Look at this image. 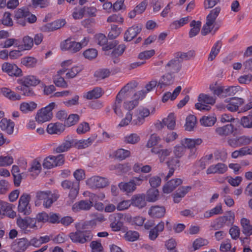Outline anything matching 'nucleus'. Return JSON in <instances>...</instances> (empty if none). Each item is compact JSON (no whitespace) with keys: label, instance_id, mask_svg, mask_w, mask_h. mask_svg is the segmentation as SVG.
<instances>
[{"label":"nucleus","instance_id":"nucleus-62","mask_svg":"<svg viewBox=\"0 0 252 252\" xmlns=\"http://www.w3.org/2000/svg\"><path fill=\"white\" fill-rule=\"evenodd\" d=\"M240 89V87L239 86H229L228 87H224V97L227 96H231L234 95Z\"/></svg>","mask_w":252,"mask_h":252},{"label":"nucleus","instance_id":"nucleus-10","mask_svg":"<svg viewBox=\"0 0 252 252\" xmlns=\"http://www.w3.org/2000/svg\"><path fill=\"white\" fill-rule=\"evenodd\" d=\"M61 186L64 189L69 190V197L71 199L76 197L79 190L80 184L78 182L65 180L62 182Z\"/></svg>","mask_w":252,"mask_h":252},{"label":"nucleus","instance_id":"nucleus-16","mask_svg":"<svg viewBox=\"0 0 252 252\" xmlns=\"http://www.w3.org/2000/svg\"><path fill=\"white\" fill-rule=\"evenodd\" d=\"M152 153L157 155L158 156L159 162H163L166 158L170 155L172 150L171 149H162L161 146L154 147L151 150Z\"/></svg>","mask_w":252,"mask_h":252},{"label":"nucleus","instance_id":"nucleus-45","mask_svg":"<svg viewBox=\"0 0 252 252\" xmlns=\"http://www.w3.org/2000/svg\"><path fill=\"white\" fill-rule=\"evenodd\" d=\"M234 218V213L229 212L226 215L219 218V222L222 223L223 226L229 225L233 223Z\"/></svg>","mask_w":252,"mask_h":252},{"label":"nucleus","instance_id":"nucleus-52","mask_svg":"<svg viewBox=\"0 0 252 252\" xmlns=\"http://www.w3.org/2000/svg\"><path fill=\"white\" fill-rule=\"evenodd\" d=\"M221 47V42L218 41L213 46L208 57L209 61H213L220 52Z\"/></svg>","mask_w":252,"mask_h":252},{"label":"nucleus","instance_id":"nucleus-33","mask_svg":"<svg viewBox=\"0 0 252 252\" xmlns=\"http://www.w3.org/2000/svg\"><path fill=\"white\" fill-rule=\"evenodd\" d=\"M189 186L182 187L178 189L176 192L173 194L174 201L175 203H179L181 199L183 198L185 195L190 189Z\"/></svg>","mask_w":252,"mask_h":252},{"label":"nucleus","instance_id":"nucleus-57","mask_svg":"<svg viewBox=\"0 0 252 252\" xmlns=\"http://www.w3.org/2000/svg\"><path fill=\"white\" fill-rule=\"evenodd\" d=\"M124 237L126 241L134 242L138 239L139 234L136 231L129 230L125 234Z\"/></svg>","mask_w":252,"mask_h":252},{"label":"nucleus","instance_id":"nucleus-25","mask_svg":"<svg viewBox=\"0 0 252 252\" xmlns=\"http://www.w3.org/2000/svg\"><path fill=\"white\" fill-rule=\"evenodd\" d=\"M15 124L10 119L3 118L0 121V128L8 134L13 133Z\"/></svg>","mask_w":252,"mask_h":252},{"label":"nucleus","instance_id":"nucleus-44","mask_svg":"<svg viewBox=\"0 0 252 252\" xmlns=\"http://www.w3.org/2000/svg\"><path fill=\"white\" fill-rule=\"evenodd\" d=\"M197 123L196 117L193 115H189L186 118L185 125L186 130L190 131L193 130Z\"/></svg>","mask_w":252,"mask_h":252},{"label":"nucleus","instance_id":"nucleus-61","mask_svg":"<svg viewBox=\"0 0 252 252\" xmlns=\"http://www.w3.org/2000/svg\"><path fill=\"white\" fill-rule=\"evenodd\" d=\"M80 117L77 114H70L65 121V126H71L75 125L79 120Z\"/></svg>","mask_w":252,"mask_h":252},{"label":"nucleus","instance_id":"nucleus-9","mask_svg":"<svg viewBox=\"0 0 252 252\" xmlns=\"http://www.w3.org/2000/svg\"><path fill=\"white\" fill-rule=\"evenodd\" d=\"M86 185L91 189L103 188L107 186L109 181L107 178L99 176H94L86 181Z\"/></svg>","mask_w":252,"mask_h":252},{"label":"nucleus","instance_id":"nucleus-3","mask_svg":"<svg viewBox=\"0 0 252 252\" xmlns=\"http://www.w3.org/2000/svg\"><path fill=\"white\" fill-rule=\"evenodd\" d=\"M59 197L57 193H52L50 191L38 192L36 195L35 205L40 206L42 201L44 207L49 208L51 207L53 203L58 199Z\"/></svg>","mask_w":252,"mask_h":252},{"label":"nucleus","instance_id":"nucleus-17","mask_svg":"<svg viewBox=\"0 0 252 252\" xmlns=\"http://www.w3.org/2000/svg\"><path fill=\"white\" fill-rule=\"evenodd\" d=\"M17 82L21 85L30 87L36 86L40 83V81L36 76L30 75L18 79Z\"/></svg>","mask_w":252,"mask_h":252},{"label":"nucleus","instance_id":"nucleus-29","mask_svg":"<svg viewBox=\"0 0 252 252\" xmlns=\"http://www.w3.org/2000/svg\"><path fill=\"white\" fill-rule=\"evenodd\" d=\"M103 94L104 92L101 88L96 87L93 90L84 94L83 96L86 99L90 100L97 99L100 97Z\"/></svg>","mask_w":252,"mask_h":252},{"label":"nucleus","instance_id":"nucleus-11","mask_svg":"<svg viewBox=\"0 0 252 252\" xmlns=\"http://www.w3.org/2000/svg\"><path fill=\"white\" fill-rule=\"evenodd\" d=\"M60 47L63 51H68L71 53H76L81 50L79 42L67 39L61 43Z\"/></svg>","mask_w":252,"mask_h":252},{"label":"nucleus","instance_id":"nucleus-27","mask_svg":"<svg viewBox=\"0 0 252 252\" xmlns=\"http://www.w3.org/2000/svg\"><path fill=\"white\" fill-rule=\"evenodd\" d=\"M182 183V180L181 179H172L163 186V191L164 193H169Z\"/></svg>","mask_w":252,"mask_h":252},{"label":"nucleus","instance_id":"nucleus-31","mask_svg":"<svg viewBox=\"0 0 252 252\" xmlns=\"http://www.w3.org/2000/svg\"><path fill=\"white\" fill-rule=\"evenodd\" d=\"M164 228V223L160 221L149 231V237L151 240L154 241L158 236V233L162 232Z\"/></svg>","mask_w":252,"mask_h":252},{"label":"nucleus","instance_id":"nucleus-64","mask_svg":"<svg viewBox=\"0 0 252 252\" xmlns=\"http://www.w3.org/2000/svg\"><path fill=\"white\" fill-rule=\"evenodd\" d=\"M82 70V67L81 66H74L67 72L66 73V77L67 78H73L75 77Z\"/></svg>","mask_w":252,"mask_h":252},{"label":"nucleus","instance_id":"nucleus-35","mask_svg":"<svg viewBox=\"0 0 252 252\" xmlns=\"http://www.w3.org/2000/svg\"><path fill=\"white\" fill-rule=\"evenodd\" d=\"M190 20V16L180 18L172 22L170 25V28L172 30L178 29L188 23Z\"/></svg>","mask_w":252,"mask_h":252},{"label":"nucleus","instance_id":"nucleus-53","mask_svg":"<svg viewBox=\"0 0 252 252\" xmlns=\"http://www.w3.org/2000/svg\"><path fill=\"white\" fill-rule=\"evenodd\" d=\"M231 241L229 239H227L222 242L220 247V250L221 252H235L236 248L235 247L232 248Z\"/></svg>","mask_w":252,"mask_h":252},{"label":"nucleus","instance_id":"nucleus-7","mask_svg":"<svg viewBox=\"0 0 252 252\" xmlns=\"http://www.w3.org/2000/svg\"><path fill=\"white\" fill-rule=\"evenodd\" d=\"M31 196L28 193H23L20 197L18 205V211L24 216H28L32 213L30 204Z\"/></svg>","mask_w":252,"mask_h":252},{"label":"nucleus","instance_id":"nucleus-49","mask_svg":"<svg viewBox=\"0 0 252 252\" xmlns=\"http://www.w3.org/2000/svg\"><path fill=\"white\" fill-rule=\"evenodd\" d=\"M140 140V137L137 133H133L126 135L124 141L126 143L135 144Z\"/></svg>","mask_w":252,"mask_h":252},{"label":"nucleus","instance_id":"nucleus-18","mask_svg":"<svg viewBox=\"0 0 252 252\" xmlns=\"http://www.w3.org/2000/svg\"><path fill=\"white\" fill-rule=\"evenodd\" d=\"M64 19H60L53 22L47 23L41 27V30L43 32H50L58 30L65 24Z\"/></svg>","mask_w":252,"mask_h":252},{"label":"nucleus","instance_id":"nucleus-54","mask_svg":"<svg viewBox=\"0 0 252 252\" xmlns=\"http://www.w3.org/2000/svg\"><path fill=\"white\" fill-rule=\"evenodd\" d=\"M115 157L120 160H123L130 156L129 151L123 149H119L114 152Z\"/></svg>","mask_w":252,"mask_h":252},{"label":"nucleus","instance_id":"nucleus-46","mask_svg":"<svg viewBox=\"0 0 252 252\" xmlns=\"http://www.w3.org/2000/svg\"><path fill=\"white\" fill-rule=\"evenodd\" d=\"M216 121V118L213 115L204 116L200 120V123L204 126H211L215 124Z\"/></svg>","mask_w":252,"mask_h":252},{"label":"nucleus","instance_id":"nucleus-15","mask_svg":"<svg viewBox=\"0 0 252 252\" xmlns=\"http://www.w3.org/2000/svg\"><path fill=\"white\" fill-rule=\"evenodd\" d=\"M74 143L75 139L67 136L61 144L54 149V151L56 153L67 152L74 146Z\"/></svg>","mask_w":252,"mask_h":252},{"label":"nucleus","instance_id":"nucleus-5","mask_svg":"<svg viewBox=\"0 0 252 252\" xmlns=\"http://www.w3.org/2000/svg\"><path fill=\"white\" fill-rule=\"evenodd\" d=\"M16 224L25 234H28L30 232V231L28 228L33 230H37L38 229L34 219L30 217L22 218L21 217H19L17 219Z\"/></svg>","mask_w":252,"mask_h":252},{"label":"nucleus","instance_id":"nucleus-48","mask_svg":"<svg viewBox=\"0 0 252 252\" xmlns=\"http://www.w3.org/2000/svg\"><path fill=\"white\" fill-rule=\"evenodd\" d=\"M41 169L40 163L36 160H34L31 164V167L29 169V171L32 176L35 177L40 173Z\"/></svg>","mask_w":252,"mask_h":252},{"label":"nucleus","instance_id":"nucleus-43","mask_svg":"<svg viewBox=\"0 0 252 252\" xmlns=\"http://www.w3.org/2000/svg\"><path fill=\"white\" fill-rule=\"evenodd\" d=\"M37 107V104L33 101L29 102H23L20 104V110L24 113H28L35 110Z\"/></svg>","mask_w":252,"mask_h":252},{"label":"nucleus","instance_id":"nucleus-47","mask_svg":"<svg viewBox=\"0 0 252 252\" xmlns=\"http://www.w3.org/2000/svg\"><path fill=\"white\" fill-rule=\"evenodd\" d=\"M222 212L221 205L219 203L212 209L206 211L204 213V217L209 218L214 215L221 214L222 213Z\"/></svg>","mask_w":252,"mask_h":252},{"label":"nucleus","instance_id":"nucleus-30","mask_svg":"<svg viewBox=\"0 0 252 252\" xmlns=\"http://www.w3.org/2000/svg\"><path fill=\"white\" fill-rule=\"evenodd\" d=\"M96 136H92L87 139L77 140L75 139L74 146L78 149H84L92 144L95 140Z\"/></svg>","mask_w":252,"mask_h":252},{"label":"nucleus","instance_id":"nucleus-60","mask_svg":"<svg viewBox=\"0 0 252 252\" xmlns=\"http://www.w3.org/2000/svg\"><path fill=\"white\" fill-rule=\"evenodd\" d=\"M16 90L20 91L24 96H31L34 94L33 90L30 86L21 85L17 87Z\"/></svg>","mask_w":252,"mask_h":252},{"label":"nucleus","instance_id":"nucleus-1","mask_svg":"<svg viewBox=\"0 0 252 252\" xmlns=\"http://www.w3.org/2000/svg\"><path fill=\"white\" fill-rule=\"evenodd\" d=\"M201 138H185L181 140L180 143L174 147L173 152L176 157L180 158L186 153L187 149L189 150V158H194L196 151V147L201 144Z\"/></svg>","mask_w":252,"mask_h":252},{"label":"nucleus","instance_id":"nucleus-38","mask_svg":"<svg viewBox=\"0 0 252 252\" xmlns=\"http://www.w3.org/2000/svg\"><path fill=\"white\" fill-rule=\"evenodd\" d=\"M174 83V77L171 73L163 75L158 82L160 88L172 85Z\"/></svg>","mask_w":252,"mask_h":252},{"label":"nucleus","instance_id":"nucleus-22","mask_svg":"<svg viewBox=\"0 0 252 252\" xmlns=\"http://www.w3.org/2000/svg\"><path fill=\"white\" fill-rule=\"evenodd\" d=\"M141 25H133L129 28L125 32L124 38L127 41H131L140 32Z\"/></svg>","mask_w":252,"mask_h":252},{"label":"nucleus","instance_id":"nucleus-40","mask_svg":"<svg viewBox=\"0 0 252 252\" xmlns=\"http://www.w3.org/2000/svg\"><path fill=\"white\" fill-rule=\"evenodd\" d=\"M215 20L206 17V23L203 25L201 30V34L206 35L210 33L214 28Z\"/></svg>","mask_w":252,"mask_h":252},{"label":"nucleus","instance_id":"nucleus-20","mask_svg":"<svg viewBox=\"0 0 252 252\" xmlns=\"http://www.w3.org/2000/svg\"><path fill=\"white\" fill-rule=\"evenodd\" d=\"M228 170L226 164L223 163H218L216 164L210 165L206 170L207 174H222Z\"/></svg>","mask_w":252,"mask_h":252},{"label":"nucleus","instance_id":"nucleus-41","mask_svg":"<svg viewBox=\"0 0 252 252\" xmlns=\"http://www.w3.org/2000/svg\"><path fill=\"white\" fill-rule=\"evenodd\" d=\"M215 20L206 17V23L203 25L201 30V34L206 35L210 33L214 28Z\"/></svg>","mask_w":252,"mask_h":252},{"label":"nucleus","instance_id":"nucleus-32","mask_svg":"<svg viewBox=\"0 0 252 252\" xmlns=\"http://www.w3.org/2000/svg\"><path fill=\"white\" fill-rule=\"evenodd\" d=\"M165 213V209L162 206H155L152 207L149 210V215L153 218L162 217Z\"/></svg>","mask_w":252,"mask_h":252},{"label":"nucleus","instance_id":"nucleus-51","mask_svg":"<svg viewBox=\"0 0 252 252\" xmlns=\"http://www.w3.org/2000/svg\"><path fill=\"white\" fill-rule=\"evenodd\" d=\"M162 122L168 128L171 129H173L176 124L175 115L173 113H170L167 117L163 119Z\"/></svg>","mask_w":252,"mask_h":252},{"label":"nucleus","instance_id":"nucleus-50","mask_svg":"<svg viewBox=\"0 0 252 252\" xmlns=\"http://www.w3.org/2000/svg\"><path fill=\"white\" fill-rule=\"evenodd\" d=\"M37 62V60L32 57H26L21 59V63L27 67H35Z\"/></svg>","mask_w":252,"mask_h":252},{"label":"nucleus","instance_id":"nucleus-58","mask_svg":"<svg viewBox=\"0 0 252 252\" xmlns=\"http://www.w3.org/2000/svg\"><path fill=\"white\" fill-rule=\"evenodd\" d=\"M158 189L152 188L147 192V200L149 202H155L158 198Z\"/></svg>","mask_w":252,"mask_h":252},{"label":"nucleus","instance_id":"nucleus-21","mask_svg":"<svg viewBox=\"0 0 252 252\" xmlns=\"http://www.w3.org/2000/svg\"><path fill=\"white\" fill-rule=\"evenodd\" d=\"M234 129L235 128L233 125L227 124L217 127L215 129V132L220 137H226L233 134Z\"/></svg>","mask_w":252,"mask_h":252},{"label":"nucleus","instance_id":"nucleus-39","mask_svg":"<svg viewBox=\"0 0 252 252\" xmlns=\"http://www.w3.org/2000/svg\"><path fill=\"white\" fill-rule=\"evenodd\" d=\"M50 240L49 236H40L39 238L34 237L30 240L31 245L35 248L39 247L42 244L48 243Z\"/></svg>","mask_w":252,"mask_h":252},{"label":"nucleus","instance_id":"nucleus-23","mask_svg":"<svg viewBox=\"0 0 252 252\" xmlns=\"http://www.w3.org/2000/svg\"><path fill=\"white\" fill-rule=\"evenodd\" d=\"M181 61L178 58L176 57L175 54V58L171 60L166 65L165 68L166 70L171 71L172 73H176L179 72L181 68Z\"/></svg>","mask_w":252,"mask_h":252},{"label":"nucleus","instance_id":"nucleus-42","mask_svg":"<svg viewBox=\"0 0 252 252\" xmlns=\"http://www.w3.org/2000/svg\"><path fill=\"white\" fill-rule=\"evenodd\" d=\"M201 22L199 21L193 20L190 23L191 29L189 32V36L191 38L196 36L200 30Z\"/></svg>","mask_w":252,"mask_h":252},{"label":"nucleus","instance_id":"nucleus-6","mask_svg":"<svg viewBox=\"0 0 252 252\" xmlns=\"http://www.w3.org/2000/svg\"><path fill=\"white\" fill-rule=\"evenodd\" d=\"M198 102L195 105V108L200 111H209L211 109L209 105L215 103V99L208 94H201L198 97Z\"/></svg>","mask_w":252,"mask_h":252},{"label":"nucleus","instance_id":"nucleus-19","mask_svg":"<svg viewBox=\"0 0 252 252\" xmlns=\"http://www.w3.org/2000/svg\"><path fill=\"white\" fill-rule=\"evenodd\" d=\"M0 207L3 212V215L11 219L16 217V213L13 210L14 205L0 200Z\"/></svg>","mask_w":252,"mask_h":252},{"label":"nucleus","instance_id":"nucleus-56","mask_svg":"<svg viewBox=\"0 0 252 252\" xmlns=\"http://www.w3.org/2000/svg\"><path fill=\"white\" fill-rule=\"evenodd\" d=\"M22 42V50H30L32 48L33 45V38L28 35L23 37Z\"/></svg>","mask_w":252,"mask_h":252},{"label":"nucleus","instance_id":"nucleus-63","mask_svg":"<svg viewBox=\"0 0 252 252\" xmlns=\"http://www.w3.org/2000/svg\"><path fill=\"white\" fill-rule=\"evenodd\" d=\"M110 75V71L108 69H100L96 70L94 73V76L98 80L104 79Z\"/></svg>","mask_w":252,"mask_h":252},{"label":"nucleus","instance_id":"nucleus-2","mask_svg":"<svg viewBox=\"0 0 252 252\" xmlns=\"http://www.w3.org/2000/svg\"><path fill=\"white\" fill-rule=\"evenodd\" d=\"M132 86V83H127L121 90L116 97L112 109L114 113L119 117H122L123 114L122 108V99L127 98L131 94Z\"/></svg>","mask_w":252,"mask_h":252},{"label":"nucleus","instance_id":"nucleus-26","mask_svg":"<svg viewBox=\"0 0 252 252\" xmlns=\"http://www.w3.org/2000/svg\"><path fill=\"white\" fill-rule=\"evenodd\" d=\"M92 207V203L91 202L88 201V200H83L74 204L72 205V210L74 212H78L80 210H89Z\"/></svg>","mask_w":252,"mask_h":252},{"label":"nucleus","instance_id":"nucleus-55","mask_svg":"<svg viewBox=\"0 0 252 252\" xmlns=\"http://www.w3.org/2000/svg\"><path fill=\"white\" fill-rule=\"evenodd\" d=\"M175 55L177 58L181 59L182 61L189 60L195 57V53L193 50H190L186 53L177 52Z\"/></svg>","mask_w":252,"mask_h":252},{"label":"nucleus","instance_id":"nucleus-12","mask_svg":"<svg viewBox=\"0 0 252 252\" xmlns=\"http://www.w3.org/2000/svg\"><path fill=\"white\" fill-rule=\"evenodd\" d=\"M224 107L231 112L236 111L240 106L244 103V100L241 98L232 97L227 98L224 100Z\"/></svg>","mask_w":252,"mask_h":252},{"label":"nucleus","instance_id":"nucleus-37","mask_svg":"<svg viewBox=\"0 0 252 252\" xmlns=\"http://www.w3.org/2000/svg\"><path fill=\"white\" fill-rule=\"evenodd\" d=\"M182 90V88L181 86H178L176 89L174 90L172 93H171L169 92H166L164 93L162 96V101L163 102H166L169 100H174L178 95L179 94L180 92Z\"/></svg>","mask_w":252,"mask_h":252},{"label":"nucleus","instance_id":"nucleus-24","mask_svg":"<svg viewBox=\"0 0 252 252\" xmlns=\"http://www.w3.org/2000/svg\"><path fill=\"white\" fill-rule=\"evenodd\" d=\"M65 129V125L60 123H50L47 127V132L50 134H60Z\"/></svg>","mask_w":252,"mask_h":252},{"label":"nucleus","instance_id":"nucleus-8","mask_svg":"<svg viewBox=\"0 0 252 252\" xmlns=\"http://www.w3.org/2000/svg\"><path fill=\"white\" fill-rule=\"evenodd\" d=\"M75 232L70 233L69 237L74 243L84 244L90 241L93 238V235L90 231H81L80 229Z\"/></svg>","mask_w":252,"mask_h":252},{"label":"nucleus","instance_id":"nucleus-13","mask_svg":"<svg viewBox=\"0 0 252 252\" xmlns=\"http://www.w3.org/2000/svg\"><path fill=\"white\" fill-rule=\"evenodd\" d=\"M150 115V111L148 109L145 108H141L138 109L135 115V117L132 121L133 125L140 126L142 125L145 122V118Z\"/></svg>","mask_w":252,"mask_h":252},{"label":"nucleus","instance_id":"nucleus-36","mask_svg":"<svg viewBox=\"0 0 252 252\" xmlns=\"http://www.w3.org/2000/svg\"><path fill=\"white\" fill-rule=\"evenodd\" d=\"M241 225L242 227V232L245 235L250 236L252 234V224H251L249 219L245 218L241 219Z\"/></svg>","mask_w":252,"mask_h":252},{"label":"nucleus","instance_id":"nucleus-4","mask_svg":"<svg viewBox=\"0 0 252 252\" xmlns=\"http://www.w3.org/2000/svg\"><path fill=\"white\" fill-rule=\"evenodd\" d=\"M56 106L55 102H51L47 106L38 110L35 118L36 121L41 124L51 120L53 117L52 111Z\"/></svg>","mask_w":252,"mask_h":252},{"label":"nucleus","instance_id":"nucleus-28","mask_svg":"<svg viewBox=\"0 0 252 252\" xmlns=\"http://www.w3.org/2000/svg\"><path fill=\"white\" fill-rule=\"evenodd\" d=\"M131 205L138 208H142L146 206L145 195L143 194H136L133 195L131 198Z\"/></svg>","mask_w":252,"mask_h":252},{"label":"nucleus","instance_id":"nucleus-14","mask_svg":"<svg viewBox=\"0 0 252 252\" xmlns=\"http://www.w3.org/2000/svg\"><path fill=\"white\" fill-rule=\"evenodd\" d=\"M30 241L26 238H21L14 241L11 248L13 251L16 252H24L31 246Z\"/></svg>","mask_w":252,"mask_h":252},{"label":"nucleus","instance_id":"nucleus-59","mask_svg":"<svg viewBox=\"0 0 252 252\" xmlns=\"http://www.w3.org/2000/svg\"><path fill=\"white\" fill-rule=\"evenodd\" d=\"M1 47L3 48H8L12 46L16 47L20 46L18 40L15 38H7L0 44Z\"/></svg>","mask_w":252,"mask_h":252},{"label":"nucleus","instance_id":"nucleus-34","mask_svg":"<svg viewBox=\"0 0 252 252\" xmlns=\"http://www.w3.org/2000/svg\"><path fill=\"white\" fill-rule=\"evenodd\" d=\"M118 187L122 191L126 194L131 193L136 189L130 180L128 182H121Z\"/></svg>","mask_w":252,"mask_h":252}]
</instances>
